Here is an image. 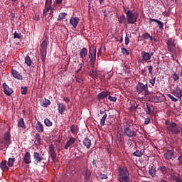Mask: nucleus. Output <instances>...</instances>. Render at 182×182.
Here are the masks:
<instances>
[{
  "label": "nucleus",
  "mask_w": 182,
  "mask_h": 182,
  "mask_svg": "<svg viewBox=\"0 0 182 182\" xmlns=\"http://www.w3.org/2000/svg\"><path fill=\"white\" fill-rule=\"evenodd\" d=\"M173 82H177V80H178V79H180V76H178V74L177 73H173L172 75Z\"/></svg>",
  "instance_id": "8fccbe9b"
},
{
  "label": "nucleus",
  "mask_w": 182,
  "mask_h": 182,
  "mask_svg": "<svg viewBox=\"0 0 182 182\" xmlns=\"http://www.w3.org/2000/svg\"><path fill=\"white\" fill-rule=\"evenodd\" d=\"M97 52V49L95 46H89L88 51V59H90V62L91 65H95L96 63V53Z\"/></svg>",
  "instance_id": "7ed1b4c3"
},
{
  "label": "nucleus",
  "mask_w": 182,
  "mask_h": 182,
  "mask_svg": "<svg viewBox=\"0 0 182 182\" xmlns=\"http://www.w3.org/2000/svg\"><path fill=\"white\" fill-rule=\"evenodd\" d=\"M49 11H50V15H52V14H53V11L52 10V0H46L43 16H47Z\"/></svg>",
  "instance_id": "20e7f679"
},
{
  "label": "nucleus",
  "mask_w": 182,
  "mask_h": 182,
  "mask_svg": "<svg viewBox=\"0 0 182 182\" xmlns=\"http://www.w3.org/2000/svg\"><path fill=\"white\" fill-rule=\"evenodd\" d=\"M87 48H82L80 52V59H82V62H85L86 56H87Z\"/></svg>",
  "instance_id": "dca6fc26"
},
{
  "label": "nucleus",
  "mask_w": 182,
  "mask_h": 182,
  "mask_svg": "<svg viewBox=\"0 0 182 182\" xmlns=\"http://www.w3.org/2000/svg\"><path fill=\"white\" fill-rule=\"evenodd\" d=\"M23 161L26 164H31V163H32V161L31 160V153L28 151L26 152L23 157Z\"/></svg>",
  "instance_id": "b1692460"
},
{
  "label": "nucleus",
  "mask_w": 182,
  "mask_h": 182,
  "mask_svg": "<svg viewBox=\"0 0 182 182\" xmlns=\"http://www.w3.org/2000/svg\"><path fill=\"white\" fill-rule=\"evenodd\" d=\"M100 114H106V109H100Z\"/></svg>",
  "instance_id": "69168bd1"
},
{
  "label": "nucleus",
  "mask_w": 182,
  "mask_h": 182,
  "mask_svg": "<svg viewBox=\"0 0 182 182\" xmlns=\"http://www.w3.org/2000/svg\"><path fill=\"white\" fill-rule=\"evenodd\" d=\"M11 73L12 76L15 77V79H17L18 80H22L23 77L22 75L16 70H14V68L11 69Z\"/></svg>",
  "instance_id": "aec40b11"
},
{
  "label": "nucleus",
  "mask_w": 182,
  "mask_h": 182,
  "mask_svg": "<svg viewBox=\"0 0 182 182\" xmlns=\"http://www.w3.org/2000/svg\"><path fill=\"white\" fill-rule=\"evenodd\" d=\"M44 124H46L47 127H50L53 125V123L50 121V119L46 118L44 119Z\"/></svg>",
  "instance_id": "4c0bfd02"
},
{
  "label": "nucleus",
  "mask_w": 182,
  "mask_h": 182,
  "mask_svg": "<svg viewBox=\"0 0 182 182\" xmlns=\"http://www.w3.org/2000/svg\"><path fill=\"white\" fill-rule=\"evenodd\" d=\"M141 38H142V39L147 41V40L150 39V33H149L147 32L144 33V34H142Z\"/></svg>",
  "instance_id": "a18cd8bd"
},
{
  "label": "nucleus",
  "mask_w": 182,
  "mask_h": 182,
  "mask_svg": "<svg viewBox=\"0 0 182 182\" xmlns=\"http://www.w3.org/2000/svg\"><path fill=\"white\" fill-rule=\"evenodd\" d=\"M131 124L130 122H127L126 125H124V136L128 137L129 139H132L137 136V133L134 130L130 129Z\"/></svg>",
  "instance_id": "f03ea898"
},
{
  "label": "nucleus",
  "mask_w": 182,
  "mask_h": 182,
  "mask_svg": "<svg viewBox=\"0 0 182 182\" xmlns=\"http://www.w3.org/2000/svg\"><path fill=\"white\" fill-rule=\"evenodd\" d=\"M21 95H26L28 93V87H21Z\"/></svg>",
  "instance_id": "de8ad7c7"
},
{
  "label": "nucleus",
  "mask_w": 182,
  "mask_h": 182,
  "mask_svg": "<svg viewBox=\"0 0 182 182\" xmlns=\"http://www.w3.org/2000/svg\"><path fill=\"white\" fill-rule=\"evenodd\" d=\"M63 100H64V102H65V103H67V105H68V103H69V102H70V98H69V97H63Z\"/></svg>",
  "instance_id": "680f3d73"
},
{
  "label": "nucleus",
  "mask_w": 182,
  "mask_h": 182,
  "mask_svg": "<svg viewBox=\"0 0 182 182\" xmlns=\"http://www.w3.org/2000/svg\"><path fill=\"white\" fill-rule=\"evenodd\" d=\"M166 45L168 46V50L169 52L173 53L176 50V46L177 44L176 43V40L173 39V38L168 39Z\"/></svg>",
  "instance_id": "6e6552de"
},
{
  "label": "nucleus",
  "mask_w": 182,
  "mask_h": 182,
  "mask_svg": "<svg viewBox=\"0 0 182 182\" xmlns=\"http://www.w3.org/2000/svg\"><path fill=\"white\" fill-rule=\"evenodd\" d=\"M4 92L6 96H11L14 93V90L8 86L5 82L3 84Z\"/></svg>",
  "instance_id": "ddd939ff"
},
{
  "label": "nucleus",
  "mask_w": 182,
  "mask_h": 182,
  "mask_svg": "<svg viewBox=\"0 0 182 182\" xmlns=\"http://www.w3.org/2000/svg\"><path fill=\"white\" fill-rule=\"evenodd\" d=\"M18 127H21L23 129V130H25L26 129V125L25 124V121L23 120V118H20L18 121L17 124Z\"/></svg>",
  "instance_id": "cd10ccee"
},
{
  "label": "nucleus",
  "mask_w": 182,
  "mask_h": 182,
  "mask_svg": "<svg viewBox=\"0 0 182 182\" xmlns=\"http://www.w3.org/2000/svg\"><path fill=\"white\" fill-rule=\"evenodd\" d=\"M97 55L98 58H99V56H102V47H100V49L98 50Z\"/></svg>",
  "instance_id": "0e129e2a"
},
{
  "label": "nucleus",
  "mask_w": 182,
  "mask_h": 182,
  "mask_svg": "<svg viewBox=\"0 0 182 182\" xmlns=\"http://www.w3.org/2000/svg\"><path fill=\"white\" fill-rule=\"evenodd\" d=\"M147 86V85L143 84L142 82H138V84L136 85V92L140 94L141 93L144 89H146V87Z\"/></svg>",
  "instance_id": "412c9836"
},
{
  "label": "nucleus",
  "mask_w": 182,
  "mask_h": 182,
  "mask_svg": "<svg viewBox=\"0 0 182 182\" xmlns=\"http://www.w3.org/2000/svg\"><path fill=\"white\" fill-rule=\"evenodd\" d=\"M149 174L153 178L159 177V172L156 170V167L151 166L149 169Z\"/></svg>",
  "instance_id": "f3484780"
},
{
  "label": "nucleus",
  "mask_w": 182,
  "mask_h": 182,
  "mask_svg": "<svg viewBox=\"0 0 182 182\" xmlns=\"http://www.w3.org/2000/svg\"><path fill=\"white\" fill-rule=\"evenodd\" d=\"M82 143L87 149H89L92 146V141L89 138H85Z\"/></svg>",
  "instance_id": "7c9ffc66"
},
{
  "label": "nucleus",
  "mask_w": 182,
  "mask_h": 182,
  "mask_svg": "<svg viewBox=\"0 0 182 182\" xmlns=\"http://www.w3.org/2000/svg\"><path fill=\"white\" fill-rule=\"evenodd\" d=\"M50 105V100L48 99H43L41 100V106L43 107H48Z\"/></svg>",
  "instance_id": "c756f323"
},
{
  "label": "nucleus",
  "mask_w": 182,
  "mask_h": 182,
  "mask_svg": "<svg viewBox=\"0 0 182 182\" xmlns=\"http://www.w3.org/2000/svg\"><path fill=\"white\" fill-rule=\"evenodd\" d=\"M90 76H91V77H92V78L96 77V73H95L94 71H90Z\"/></svg>",
  "instance_id": "13d9d810"
},
{
  "label": "nucleus",
  "mask_w": 182,
  "mask_h": 182,
  "mask_svg": "<svg viewBox=\"0 0 182 182\" xmlns=\"http://www.w3.org/2000/svg\"><path fill=\"white\" fill-rule=\"evenodd\" d=\"M124 11L127 15V23L129 25H134V23L137 22V19H139V14H134L132 10L127 11L126 9H124Z\"/></svg>",
  "instance_id": "f257e3e1"
},
{
  "label": "nucleus",
  "mask_w": 182,
  "mask_h": 182,
  "mask_svg": "<svg viewBox=\"0 0 182 182\" xmlns=\"http://www.w3.org/2000/svg\"><path fill=\"white\" fill-rule=\"evenodd\" d=\"M130 43V38H129V36H127V34L125 37V45H129Z\"/></svg>",
  "instance_id": "6e6d98bb"
},
{
  "label": "nucleus",
  "mask_w": 182,
  "mask_h": 182,
  "mask_svg": "<svg viewBox=\"0 0 182 182\" xmlns=\"http://www.w3.org/2000/svg\"><path fill=\"white\" fill-rule=\"evenodd\" d=\"M118 21L119 23H126V16L124 14H122L118 17Z\"/></svg>",
  "instance_id": "e433bc0d"
},
{
  "label": "nucleus",
  "mask_w": 182,
  "mask_h": 182,
  "mask_svg": "<svg viewBox=\"0 0 182 182\" xmlns=\"http://www.w3.org/2000/svg\"><path fill=\"white\" fill-rule=\"evenodd\" d=\"M79 18L78 17H72L70 20V23L73 26V28H77V24L79 23Z\"/></svg>",
  "instance_id": "5701e85b"
},
{
  "label": "nucleus",
  "mask_w": 182,
  "mask_h": 182,
  "mask_svg": "<svg viewBox=\"0 0 182 182\" xmlns=\"http://www.w3.org/2000/svg\"><path fill=\"white\" fill-rule=\"evenodd\" d=\"M33 157L36 163H41L45 160V154L39 153V152H33Z\"/></svg>",
  "instance_id": "1a4fd4ad"
},
{
  "label": "nucleus",
  "mask_w": 182,
  "mask_h": 182,
  "mask_svg": "<svg viewBox=\"0 0 182 182\" xmlns=\"http://www.w3.org/2000/svg\"><path fill=\"white\" fill-rule=\"evenodd\" d=\"M151 105L146 104V108H145V112L146 113V114H151Z\"/></svg>",
  "instance_id": "58836bf2"
},
{
  "label": "nucleus",
  "mask_w": 182,
  "mask_h": 182,
  "mask_svg": "<svg viewBox=\"0 0 182 182\" xmlns=\"http://www.w3.org/2000/svg\"><path fill=\"white\" fill-rule=\"evenodd\" d=\"M133 156H135V157H141L143 156V150L136 149V151L133 153Z\"/></svg>",
  "instance_id": "c9c22d12"
},
{
  "label": "nucleus",
  "mask_w": 182,
  "mask_h": 182,
  "mask_svg": "<svg viewBox=\"0 0 182 182\" xmlns=\"http://www.w3.org/2000/svg\"><path fill=\"white\" fill-rule=\"evenodd\" d=\"M157 171L159 173V176H161V174H166V173H168V171H173V168H167L164 166H159L157 168Z\"/></svg>",
  "instance_id": "9b49d317"
},
{
  "label": "nucleus",
  "mask_w": 182,
  "mask_h": 182,
  "mask_svg": "<svg viewBox=\"0 0 182 182\" xmlns=\"http://www.w3.org/2000/svg\"><path fill=\"white\" fill-rule=\"evenodd\" d=\"M179 85H176L173 90H172L171 93L173 95V96H176V97H178V99H180L181 100L182 98V90L181 87H180Z\"/></svg>",
  "instance_id": "9d476101"
},
{
  "label": "nucleus",
  "mask_w": 182,
  "mask_h": 182,
  "mask_svg": "<svg viewBox=\"0 0 182 182\" xmlns=\"http://www.w3.org/2000/svg\"><path fill=\"white\" fill-rule=\"evenodd\" d=\"M25 63H26L28 66H31L32 65V60H31V57H29V55H27L25 58Z\"/></svg>",
  "instance_id": "37998d69"
},
{
  "label": "nucleus",
  "mask_w": 182,
  "mask_h": 182,
  "mask_svg": "<svg viewBox=\"0 0 182 182\" xmlns=\"http://www.w3.org/2000/svg\"><path fill=\"white\" fill-rule=\"evenodd\" d=\"M165 160H171L174 157V152L171 150L167 149L164 154Z\"/></svg>",
  "instance_id": "2eb2a0df"
},
{
  "label": "nucleus",
  "mask_w": 182,
  "mask_h": 182,
  "mask_svg": "<svg viewBox=\"0 0 182 182\" xmlns=\"http://www.w3.org/2000/svg\"><path fill=\"white\" fill-rule=\"evenodd\" d=\"M108 100H109L110 102H116V101L117 100V98L116 97H112V96H110V95H109Z\"/></svg>",
  "instance_id": "864d4df0"
},
{
  "label": "nucleus",
  "mask_w": 182,
  "mask_h": 182,
  "mask_svg": "<svg viewBox=\"0 0 182 182\" xmlns=\"http://www.w3.org/2000/svg\"><path fill=\"white\" fill-rule=\"evenodd\" d=\"M148 70L150 75H153V65H149Z\"/></svg>",
  "instance_id": "4d7b16f0"
},
{
  "label": "nucleus",
  "mask_w": 182,
  "mask_h": 182,
  "mask_svg": "<svg viewBox=\"0 0 182 182\" xmlns=\"http://www.w3.org/2000/svg\"><path fill=\"white\" fill-rule=\"evenodd\" d=\"M58 113H60V114H63L65 112L66 105L63 103H58Z\"/></svg>",
  "instance_id": "4be33fe9"
},
{
  "label": "nucleus",
  "mask_w": 182,
  "mask_h": 182,
  "mask_svg": "<svg viewBox=\"0 0 182 182\" xmlns=\"http://www.w3.org/2000/svg\"><path fill=\"white\" fill-rule=\"evenodd\" d=\"M165 124H166V126H167L166 129L168 130V127H170V126H171V122H170V121H166Z\"/></svg>",
  "instance_id": "bf43d9fd"
},
{
  "label": "nucleus",
  "mask_w": 182,
  "mask_h": 182,
  "mask_svg": "<svg viewBox=\"0 0 182 182\" xmlns=\"http://www.w3.org/2000/svg\"><path fill=\"white\" fill-rule=\"evenodd\" d=\"M171 177H173V180H175V182H182V178L180 176H177L174 173H170Z\"/></svg>",
  "instance_id": "72a5a7b5"
},
{
  "label": "nucleus",
  "mask_w": 182,
  "mask_h": 182,
  "mask_svg": "<svg viewBox=\"0 0 182 182\" xmlns=\"http://www.w3.org/2000/svg\"><path fill=\"white\" fill-rule=\"evenodd\" d=\"M123 55H127V56H129L130 55V53L129 52V50H127V48H122L121 49Z\"/></svg>",
  "instance_id": "3c124183"
},
{
  "label": "nucleus",
  "mask_w": 182,
  "mask_h": 182,
  "mask_svg": "<svg viewBox=\"0 0 182 182\" xmlns=\"http://www.w3.org/2000/svg\"><path fill=\"white\" fill-rule=\"evenodd\" d=\"M92 176V171L89 169V168H86L84 171V180L85 181H87L90 180V176Z\"/></svg>",
  "instance_id": "6ab92c4d"
},
{
  "label": "nucleus",
  "mask_w": 182,
  "mask_h": 182,
  "mask_svg": "<svg viewBox=\"0 0 182 182\" xmlns=\"http://www.w3.org/2000/svg\"><path fill=\"white\" fill-rule=\"evenodd\" d=\"M70 132H71L72 134H75L77 132V126L73 124L70 127Z\"/></svg>",
  "instance_id": "c03bdc74"
},
{
  "label": "nucleus",
  "mask_w": 182,
  "mask_h": 182,
  "mask_svg": "<svg viewBox=\"0 0 182 182\" xmlns=\"http://www.w3.org/2000/svg\"><path fill=\"white\" fill-rule=\"evenodd\" d=\"M41 140H42V138L41 137V134H39V133L36 134L35 144H36L37 146H39V144H41Z\"/></svg>",
  "instance_id": "2f4dec72"
},
{
  "label": "nucleus",
  "mask_w": 182,
  "mask_h": 182,
  "mask_svg": "<svg viewBox=\"0 0 182 182\" xmlns=\"http://www.w3.org/2000/svg\"><path fill=\"white\" fill-rule=\"evenodd\" d=\"M75 142H76V138L70 137L69 140H68L67 142L65 143L64 149L65 150H68V149H69L70 146H73V144H75Z\"/></svg>",
  "instance_id": "4468645a"
},
{
  "label": "nucleus",
  "mask_w": 182,
  "mask_h": 182,
  "mask_svg": "<svg viewBox=\"0 0 182 182\" xmlns=\"http://www.w3.org/2000/svg\"><path fill=\"white\" fill-rule=\"evenodd\" d=\"M67 16H68V14L60 13L57 19H58V21H63L64 19H66Z\"/></svg>",
  "instance_id": "f704fd0d"
},
{
  "label": "nucleus",
  "mask_w": 182,
  "mask_h": 182,
  "mask_svg": "<svg viewBox=\"0 0 182 182\" xmlns=\"http://www.w3.org/2000/svg\"><path fill=\"white\" fill-rule=\"evenodd\" d=\"M63 1V0H55V4L57 5H61Z\"/></svg>",
  "instance_id": "338daca9"
},
{
  "label": "nucleus",
  "mask_w": 182,
  "mask_h": 182,
  "mask_svg": "<svg viewBox=\"0 0 182 182\" xmlns=\"http://www.w3.org/2000/svg\"><path fill=\"white\" fill-rule=\"evenodd\" d=\"M149 83H151V86H154V85H156V77H154V78L151 79L149 80Z\"/></svg>",
  "instance_id": "5fc2aeb1"
},
{
  "label": "nucleus",
  "mask_w": 182,
  "mask_h": 182,
  "mask_svg": "<svg viewBox=\"0 0 182 182\" xmlns=\"http://www.w3.org/2000/svg\"><path fill=\"white\" fill-rule=\"evenodd\" d=\"M108 178L107 174L100 173L99 176H97V180H107Z\"/></svg>",
  "instance_id": "a19ab883"
},
{
  "label": "nucleus",
  "mask_w": 182,
  "mask_h": 182,
  "mask_svg": "<svg viewBox=\"0 0 182 182\" xmlns=\"http://www.w3.org/2000/svg\"><path fill=\"white\" fill-rule=\"evenodd\" d=\"M36 129L38 133H43V132H45V129H43V124H42V123H41L39 121L37 122Z\"/></svg>",
  "instance_id": "bb28decb"
},
{
  "label": "nucleus",
  "mask_w": 182,
  "mask_h": 182,
  "mask_svg": "<svg viewBox=\"0 0 182 182\" xmlns=\"http://www.w3.org/2000/svg\"><path fill=\"white\" fill-rule=\"evenodd\" d=\"M168 130L173 133V134H180V132H181V127H177V124L176 122L171 123L168 127Z\"/></svg>",
  "instance_id": "0eeeda50"
},
{
  "label": "nucleus",
  "mask_w": 182,
  "mask_h": 182,
  "mask_svg": "<svg viewBox=\"0 0 182 182\" xmlns=\"http://www.w3.org/2000/svg\"><path fill=\"white\" fill-rule=\"evenodd\" d=\"M14 163H15V158H9L7 162L9 167H13Z\"/></svg>",
  "instance_id": "79ce46f5"
},
{
  "label": "nucleus",
  "mask_w": 182,
  "mask_h": 182,
  "mask_svg": "<svg viewBox=\"0 0 182 182\" xmlns=\"http://www.w3.org/2000/svg\"><path fill=\"white\" fill-rule=\"evenodd\" d=\"M178 160L180 164H182V156H178Z\"/></svg>",
  "instance_id": "774afa93"
},
{
  "label": "nucleus",
  "mask_w": 182,
  "mask_h": 182,
  "mask_svg": "<svg viewBox=\"0 0 182 182\" xmlns=\"http://www.w3.org/2000/svg\"><path fill=\"white\" fill-rule=\"evenodd\" d=\"M77 63H79L78 65L79 68L75 72L76 73H79V72H80V70H82V68H83V63H80V61H77Z\"/></svg>",
  "instance_id": "603ef678"
},
{
  "label": "nucleus",
  "mask_w": 182,
  "mask_h": 182,
  "mask_svg": "<svg viewBox=\"0 0 182 182\" xmlns=\"http://www.w3.org/2000/svg\"><path fill=\"white\" fill-rule=\"evenodd\" d=\"M9 147V144H6L5 141L4 140H0V149L1 150H4V149H8Z\"/></svg>",
  "instance_id": "473e14b6"
},
{
  "label": "nucleus",
  "mask_w": 182,
  "mask_h": 182,
  "mask_svg": "<svg viewBox=\"0 0 182 182\" xmlns=\"http://www.w3.org/2000/svg\"><path fill=\"white\" fill-rule=\"evenodd\" d=\"M48 154L50 155V157L52 159L53 163H58V154H56V151H55V146L53 144L50 145L49 146V151Z\"/></svg>",
  "instance_id": "423d86ee"
},
{
  "label": "nucleus",
  "mask_w": 182,
  "mask_h": 182,
  "mask_svg": "<svg viewBox=\"0 0 182 182\" xmlns=\"http://www.w3.org/2000/svg\"><path fill=\"white\" fill-rule=\"evenodd\" d=\"M167 96L172 102H178V99L174 97L171 94H167Z\"/></svg>",
  "instance_id": "09e8293b"
},
{
  "label": "nucleus",
  "mask_w": 182,
  "mask_h": 182,
  "mask_svg": "<svg viewBox=\"0 0 182 182\" xmlns=\"http://www.w3.org/2000/svg\"><path fill=\"white\" fill-rule=\"evenodd\" d=\"M48 49V42L46 40L43 41L41 45V56L42 60L46 59V50Z\"/></svg>",
  "instance_id": "39448f33"
},
{
  "label": "nucleus",
  "mask_w": 182,
  "mask_h": 182,
  "mask_svg": "<svg viewBox=\"0 0 182 182\" xmlns=\"http://www.w3.org/2000/svg\"><path fill=\"white\" fill-rule=\"evenodd\" d=\"M109 95H110V92L103 91L98 94L97 100H102V99H105V97H107L109 96Z\"/></svg>",
  "instance_id": "a878e982"
},
{
  "label": "nucleus",
  "mask_w": 182,
  "mask_h": 182,
  "mask_svg": "<svg viewBox=\"0 0 182 182\" xmlns=\"http://www.w3.org/2000/svg\"><path fill=\"white\" fill-rule=\"evenodd\" d=\"M107 119V113L104 114L103 117H102L100 120V125L105 126L106 119Z\"/></svg>",
  "instance_id": "ea45409f"
},
{
  "label": "nucleus",
  "mask_w": 182,
  "mask_h": 182,
  "mask_svg": "<svg viewBox=\"0 0 182 182\" xmlns=\"http://www.w3.org/2000/svg\"><path fill=\"white\" fill-rule=\"evenodd\" d=\"M149 22H156V23H158L159 29H160L161 31H163V29H164V24L159 20L155 18H150Z\"/></svg>",
  "instance_id": "393cba45"
},
{
  "label": "nucleus",
  "mask_w": 182,
  "mask_h": 182,
  "mask_svg": "<svg viewBox=\"0 0 182 182\" xmlns=\"http://www.w3.org/2000/svg\"><path fill=\"white\" fill-rule=\"evenodd\" d=\"M21 38H22V34L18 33L16 31H15L14 33V39H21Z\"/></svg>",
  "instance_id": "49530a36"
},
{
  "label": "nucleus",
  "mask_w": 182,
  "mask_h": 182,
  "mask_svg": "<svg viewBox=\"0 0 182 182\" xmlns=\"http://www.w3.org/2000/svg\"><path fill=\"white\" fill-rule=\"evenodd\" d=\"M11 132H6L4 135V139L3 141L4 143H6V144L10 145L11 144Z\"/></svg>",
  "instance_id": "a211bd4d"
},
{
  "label": "nucleus",
  "mask_w": 182,
  "mask_h": 182,
  "mask_svg": "<svg viewBox=\"0 0 182 182\" xmlns=\"http://www.w3.org/2000/svg\"><path fill=\"white\" fill-rule=\"evenodd\" d=\"M144 90L145 92V95H149L150 93V92L149 91V87L147 85L146 86V87Z\"/></svg>",
  "instance_id": "e2e57ef3"
},
{
  "label": "nucleus",
  "mask_w": 182,
  "mask_h": 182,
  "mask_svg": "<svg viewBox=\"0 0 182 182\" xmlns=\"http://www.w3.org/2000/svg\"><path fill=\"white\" fill-rule=\"evenodd\" d=\"M0 168L2 170V171H6L7 170H9L6 161H3L0 163Z\"/></svg>",
  "instance_id": "c85d7f7f"
},
{
  "label": "nucleus",
  "mask_w": 182,
  "mask_h": 182,
  "mask_svg": "<svg viewBox=\"0 0 182 182\" xmlns=\"http://www.w3.org/2000/svg\"><path fill=\"white\" fill-rule=\"evenodd\" d=\"M150 122H151V119H150V117H147L144 121V124H149Z\"/></svg>",
  "instance_id": "052dcab7"
},
{
  "label": "nucleus",
  "mask_w": 182,
  "mask_h": 182,
  "mask_svg": "<svg viewBox=\"0 0 182 182\" xmlns=\"http://www.w3.org/2000/svg\"><path fill=\"white\" fill-rule=\"evenodd\" d=\"M141 56L142 59L141 60V62L143 63V62H150V53L146 52V51H142L141 53Z\"/></svg>",
  "instance_id": "f8f14e48"
}]
</instances>
